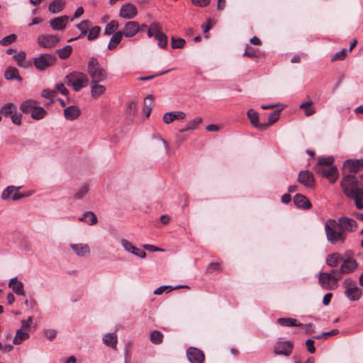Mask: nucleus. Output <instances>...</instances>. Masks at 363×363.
I'll use <instances>...</instances> for the list:
<instances>
[{
	"mask_svg": "<svg viewBox=\"0 0 363 363\" xmlns=\"http://www.w3.org/2000/svg\"><path fill=\"white\" fill-rule=\"evenodd\" d=\"M103 341L106 345L116 348L117 345V335L115 333H107L103 337Z\"/></svg>",
	"mask_w": 363,
	"mask_h": 363,
	"instance_id": "2f4dec72",
	"label": "nucleus"
},
{
	"mask_svg": "<svg viewBox=\"0 0 363 363\" xmlns=\"http://www.w3.org/2000/svg\"><path fill=\"white\" fill-rule=\"evenodd\" d=\"M131 254L135 255V256H138L140 258H145L146 257V252L143 250H141L136 247L135 250H134Z\"/></svg>",
	"mask_w": 363,
	"mask_h": 363,
	"instance_id": "69168bd1",
	"label": "nucleus"
},
{
	"mask_svg": "<svg viewBox=\"0 0 363 363\" xmlns=\"http://www.w3.org/2000/svg\"><path fill=\"white\" fill-rule=\"evenodd\" d=\"M70 247L79 257H86L90 254L89 247L87 244H72Z\"/></svg>",
	"mask_w": 363,
	"mask_h": 363,
	"instance_id": "412c9836",
	"label": "nucleus"
},
{
	"mask_svg": "<svg viewBox=\"0 0 363 363\" xmlns=\"http://www.w3.org/2000/svg\"><path fill=\"white\" fill-rule=\"evenodd\" d=\"M72 48L70 45H66L63 48L57 51L58 55L60 59L65 60L72 53Z\"/></svg>",
	"mask_w": 363,
	"mask_h": 363,
	"instance_id": "79ce46f5",
	"label": "nucleus"
},
{
	"mask_svg": "<svg viewBox=\"0 0 363 363\" xmlns=\"http://www.w3.org/2000/svg\"><path fill=\"white\" fill-rule=\"evenodd\" d=\"M334 162V158L332 156L326 157H319L318 162L320 166H329Z\"/></svg>",
	"mask_w": 363,
	"mask_h": 363,
	"instance_id": "3c124183",
	"label": "nucleus"
},
{
	"mask_svg": "<svg viewBox=\"0 0 363 363\" xmlns=\"http://www.w3.org/2000/svg\"><path fill=\"white\" fill-rule=\"evenodd\" d=\"M100 31H101V28L99 26H96L92 27L89 30L88 37H87L88 40H93L96 39L99 36Z\"/></svg>",
	"mask_w": 363,
	"mask_h": 363,
	"instance_id": "49530a36",
	"label": "nucleus"
},
{
	"mask_svg": "<svg viewBox=\"0 0 363 363\" xmlns=\"http://www.w3.org/2000/svg\"><path fill=\"white\" fill-rule=\"evenodd\" d=\"M143 247L145 250L150 251V252H162V251H164L163 249L159 248V247H155L152 245L146 244V245H144Z\"/></svg>",
	"mask_w": 363,
	"mask_h": 363,
	"instance_id": "0e129e2a",
	"label": "nucleus"
},
{
	"mask_svg": "<svg viewBox=\"0 0 363 363\" xmlns=\"http://www.w3.org/2000/svg\"><path fill=\"white\" fill-rule=\"evenodd\" d=\"M341 278V276L336 277L327 272H320L319 274V282L323 288L327 290H333L337 288V282Z\"/></svg>",
	"mask_w": 363,
	"mask_h": 363,
	"instance_id": "423d86ee",
	"label": "nucleus"
},
{
	"mask_svg": "<svg viewBox=\"0 0 363 363\" xmlns=\"http://www.w3.org/2000/svg\"><path fill=\"white\" fill-rule=\"evenodd\" d=\"M347 55V50L345 48L342 49L340 51L335 53L332 57L331 61H337V60H342L345 59V56Z\"/></svg>",
	"mask_w": 363,
	"mask_h": 363,
	"instance_id": "de8ad7c7",
	"label": "nucleus"
},
{
	"mask_svg": "<svg viewBox=\"0 0 363 363\" xmlns=\"http://www.w3.org/2000/svg\"><path fill=\"white\" fill-rule=\"evenodd\" d=\"M86 75L90 78V81L106 82L108 78V72L104 68L99 60L94 57H91L87 62Z\"/></svg>",
	"mask_w": 363,
	"mask_h": 363,
	"instance_id": "7ed1b4c3",
	"label": "nucleus"
},
{
	"mask_svg": "<svg viewBox=\"0 0 363 363\" xmlns=\"http://www.w3.org/2000/svg\"><path fill=\"white\" fill-rule=\"evenodd\" d=\"M293 201L294 204L303 209H309L311 208V203L310 201L303 194H297L294 196Z\"/></svg>",
	"mask_w": 363,
	"mask_h": 363,
	"instance_id": "6ab92c4d",
	"label": "nucleus"
},
{
	"mask_svg": "<svg viewBox=\"0 0 363 363\" xmlns=\"http://www.w3.org/2000/svg\"><path fill=\"white\" fill-rule=\"evenodd\" d=\"M277 321L283 327H301L303 325V324L296 319L291 318H279Z\"/></svg>",
	"mask_w": 363,
	"mask_h": 363,
	"instance_id": "cd10ccee",
	"label": "nucleus"
},
{
	"mask_svg": "<svg viewBox=\"0 0 363 363\" xmlns=\"http://www.w3.org/2000/svg\"><path fill=\"white\" fill-rule=\"evenodd\" d=\"M193 4L200 7H204L209 4L210 0H191Z\"/></svg>",
	"mask_w": 363,
	"mask_h": 363,
	"instance_id": "e2e57ef3",
	"label": "nucleus"
},
{
	"mask_svg": "<svg viewBox=\"0 0 363 363\" xmlns=\"http://www.w3.org/2000/svg\"><path fill=\"white\" fill-rule=\"evenodd\" d=\"M279 116H280V111L277 110V111L272 112L268 118V123H266V124L268 125V127L269 125L274 124V123H276L278 121V119L279 118Z\"/></svg>",
	"mask_w": 363,
	"mask_h": 363,
	"instance_id": "09e8293b",
	"label": "nucleus"
},
{
	"mask_svg": "<svg viewBox=\"0 0 363 363\" xmlns=\"http://www.w3.org/2000/svg\"><path fill=\"white\" fill-rule=\"evenodd\" d=\"M102 82L89 81L90 95L94 99H99L106 92V87L101 84Z\"/></svg>",
	"mask_w": 363,
	"mask_h": 363,
	"instance_id": "f8f14e48",
	"label": "nucleus"
},
{
	"mask_svg": "<svg viewBox=\"0 0 363 363\" xmlns=\"http://www.w3.org/2000/svg\"><path fill=\"white\" fill-rule=\"evenodd\" d=\"M55 94L56 91L52 89H44L41 94L42 96L46 99H52L55 96Z\"/></svg>",
	"mask_w": 363,
	"mask_h": 363,
	"instance_id": "bf43d9fd",
	"label": "nucleus"
},
{
	"mask_svg": "<svg viewBox=\"0 0 363 363\" xmlns=\"http://www.w3.org/2000/svg\"><path fill=\"white\" fill-rule=\"evenodd\" d=\"M44 336L50 340H52L56 337L57 331L54 329H46L43 331Z\"/></svg>",
	"mask_w": 363,
	"mask_h": 363,
	"instance_id": "864d4df0",
	"label": "nucleus"
},
{
	"mask_svg": "<svg viewBox=\"0 0 363 363\" xmlns=\"http://www.w3.org/2000/svg\"><path fill=\"white\" fill-rule=\"evenodd\" d=\"M357 228V221L347 216H342L337 220L328 219L324 226L327 240L331 245L343 244L347 233H354Z\"/></svg>",
	"mask_w": 363,
	"mask_h": 363,
	"instance_id": "f257e3e1",
	"label": "nucleus"
},
{
	"mask_svg": "<svg viewBox=\"0 0 363 363\" xmlns=\"http://www.w3.org/2000/svg\"><path fill=\"white\" fill-rule=\"evenodd\" d=\"M60 41L56 35L42 34L38 36L37 43L39 46L44 48H51L55 47Z\"/></svg>",
	"mask_w": 363,
	"mask_h": 363,
	"instance_id": "6e6552de",
	"label": "nucleus"
},
{
	"mask_svg": "<svg viewBox=\"0 0 363 363\" xmlns=\"http://www.w3.org/2000/svg\"><path fill=\"white\" fill-rule=\"evenodd\" d=\"M140 30V25L137 21H128L125 23L122 33L126 38L135 36Z\"/></svg>",
	"mask_w": 363,
	"mask_h": 363,
	"instance_id": "4468645a",
	"label": "nucleus"
},
{
	"mask_svg": "<svg viewBox=\"0 0 363 363\" xmlns=\"http://www.w3.org/2000/svg\"><path fill=\"white\" fill-rule=\"evenodd\" d=\"M81 111L77 106H70L64 110V116L67 120L74 121L79 117Z\"/></svg>",
	"mask_w": 363,
	"mask_h": 363,
	"instance_id": "4be33fe9",
	"label": "nucleus"
},
{
	"mask_svg": "<svg viewBox=\"0 0 363 363\" xmlns=\"http://www.w3.org/2000/svg\"><path fill=\"white\" fill-rule=\"evenodd\" d=\"M91 26V22L88 20H84L80 23L77 25V28L81 31L80 35L74 38H71L67 42H72L79 38L84 37L87 33V30Z\"/></svg>",
	"mask_w": 363,
	"mask_h": 363,
	"instance_id": "a878e982",
	"label": "nucleus"
},
{
	"mask_svg": "<svg viewBox=\"0 0 363 363\" xmlns=\"http://www.w3.org/2000/svg\"><path fill=\"white\" fill-rule=\"evenodd\" d=\"M31 118L34 120H41L47 115L46 111L41 106H36L30 113Z\"/></svg>",
	"mask_w": 363,
	"mask_h": 363,
	"instance_id": "473e14b6",
	"label": "nucleus"
},
{
	"mask_svg": "<svg viewBox=\"0 0 363 363\" xmlns=\"http://www.w3.org/2000/svg\"><path fill=\"white\" fill-rule=\"evenodd\" d=\"M344 286L345 289L357 287L356 283L351 279L347 278L344 281Z\"/></svg>",
	"mask_w": 363,
	"mask_h": 363,
	"instance_id": "338daca9",
	"label": "nucleus"
},
{
	"mask_svg": "<svg viewBox=\"0 0 363 363\" xmlns=\"http://www.w3.org/2000/svg\"><path fill=\"white\" fill-rule=\"evenodd\" d=\"M313 101L311 100H308V101L303 102L299 105V108L304 110L305 115L307 117L311 116L315 113V109L311 107Z\"/></svg>",
	"mask_w": 363,
	"mask_h": 363,
	"instance_id": "c9c22d12",
	"label": "nucleus"
},
{
	"mask_svg": "<svg viewBox=\"0 0 363 363\" xmlns=\"http://www.w3.org/2000/svg\"><path fill=\"white\" fill-rule=\"evenodd\" d=\"M26 53L24 51H20L13 56V58L16 61L17 65H19L26 60Z\"/></svg>",
	"mask_w": 363,
	"mask_h": 363,
	"instance_id": "5fc2aeb1",
	"label": "nucleus"
},
{
	"mask_svg": "<svg viewBox=\"0 0 363 363\" xmlns=\"http://www.w3.org/2000/svg\"><path fill=\"white\" fill-rule=\"evenodd\" d=\"M123 33L121 30L120 31H118V32H116L115 33L113 34L111 38V40L112 42H113L114 43H116V45H118L122 40L123 38Z\"/></svg>",
	"mask_w": 363,
	"mask_h": 363,
	"instance_id": "6e6d98bb",
	"label": "nucleus"
},
{
	"mask_svg": "<svg viewBox=\"0 0 363 363\" xmlns=\"http://www.w3.org/2000/svg\"><path fill=\"white\" fill-rule=\"evenodd\" d=\"M78 220L89 225H94L97 223L96 216L91 211L85 212L83 216L79 218Z\"/></svg>",
	"mask_w": 363,
	"mask_h": 363,
	"instance_id": "7c9ffc66",
	"label": "nucleus"
},
{
	"mask_svg": "<svg viewBox=\"0 0 363 363\" xmlns=\"http://www.w3.org/2000/svg\"><path fill=\"white\" fill-rule=\"evenodd\" d=\"M153 104V97L152 95H148L144 99V110L146 111V118H148L152 111Z\"/></svg>",
	"mask_w": 363,
	"mask_h": 363,
	"instance_id": "58836bf2",
	"label": "nucleus"
},
{
	"mask_svg": "<svg viewBox=\"0 0 363 363\" xmlns=\"http://www.w3.org/2000/svg\"><path fill=\"white\" fill-rule=\"evenodd\" d=\"M150 30L155 33V36L157 35V33H161L160 26L157 23H152L150 26Z\"/></svg>",
	"mask_w": 363,
	"mask_h": 363,
	"instance_id": "774afa93",
	"label": "nucleus"
},
{
	"mask_svg": "<svg viewBox=\"0 0 363 363\" xmlns=\"http://www.w3.org/2000/svg\"><path fill=\"white\" fill-rule=\"evenodd\" d=\"M214 271H220V265L218 262H211L208 265L207 272L212 273Z\"/></svg>",
	"mask_w": 363,
	"mask_h": 363,
	"instance_id": "13d9d810",
	"label": "nucleus"
},
{
	"mask_svg": "<svg viewBox=\"0 0 363 363\" xmlns=\"http://www.w3.org/2000/svg\"><path fill=\"white\" fill-rule=\"evenodd\" d=\"M16 39H17L16 35H15V34L9 35L3 38L0 40V45H1L3 46H8V45L12 44L13 43H14L16 40Z\"/></svg>",
	"mask_w": 363,
	"mask_h": 363,
	"instance_id": "a18cd8bd",
	"label": "nucleus"
},
{
	"mask_svg": "<svg viewBox=\"0 0 363 363\" xmlns=\"http://www.w3.org/2000/svg\"><path fill=\"white\" fill-rule=\"evenodd\" d=\"M340 186L345 195L353 199L358 209L363 208V188L359 184L355 175L347 174L343 176Z\"/></svg>",
	"mask_w": 363,
	"mask_h": 363,
	"instance_id": "f03ea898",
	"label": "nucleus"
},
{
	"mask_svg": "<svg viewBox=\"0 0 363 363\" xmlns=\"http://www.w3.org/2000/svg\"><path fill=\"white\" fill-rule=\"evenodd\" d=\"M357 267L358 263L353 257L351 252L347 251L343 254V257L341 260V264L340 266V271L342 274H351L355 271Z\"/></svg>",
	"mask_w": 363,
	"mask_h": 363,
	"instance_id": "39448f33",
	"label": "nucleus"
},
{
	"mask_svg": "<svg viewBox=\"0 0 363 363\" xmlns=\"http://www.w3.org/2000/svg\"><path fill=\"white\" fill-rule=\"evenodd\" d=\"M363 167V159L360 160H347L343 164V174L354 175Z\"/></svg>",
	"mask_w": 363,
	"mask_h": 363,
	"instance_id": "1a4fd4ad",
	"label": "nucleus"
},
{
	"mask_svg": "<svg viewBox=\"0 0 363 363\" xmlns=\"http://www.w3.org/2000/svg\"><path fill=\"white\" fill-rule=\"evenodd\" d=\"M343 255L338 252H334L328 255L326 257L325 262L328 266L330 267H337L339 262H341Z\"/></svg>",
	"mask_w": 363,
	"mask_h": 363,
	"instance_id": "393cba45",
	"label": "nucleus"
},
{
	"mask_svg": "<svg viewBox=\"0 0 363 363\" xmlns=\"http://www.w3.org/2000/svg\"><path fill=\"white\" fill-rule=\"evenodd\" d=\"M185 117L186 113L183 111H170L165 113L162 119L165 124H170L175 120H183Z\"/></svg>",
	"mask_w": 363,
	"mask_h": 363,
	"instance_id": "a211bd4d",
	"label": "nucleus"
},
{
	"mask_svg": "<svg viewBox=\"0 0 363 363\" xmlns=\"http://www.w3.org/2000/svg\"><path fill=\"white\" fill-rule=\"evenodd\" d=\"M346 296L352 301L359 300L362 296V290L357 287L345 289Z\"/></svg>",
	"mask_w": 363,
	"mask_h": 363,
	"instance_id": "bb28decb",
	"label": "nucleus"
},
{
	"mask_svg": "<svg viewBox=\"0 0 363 363\" xmlns=\"http://www.w3.org/2000/svg\"><path fill=\"white\" fill-rule=\"evenodd\" d=\"M138 14V9L136 6L130 3L124 4L120 9V17L125 19H133Z\"/></svg>",
	"mask_w": 363,
	"mask_h": 363,
	"instance_id": "9b49d317",
	"label": "nucleus"
},
{
	"mask_svg": "<svg viewBox=\"0 0 363 363\" xmlns=\"http://www.w3.org/2000/svg\"><path fill=\"white\" fill-rule=\"evenodd\" d=\"M306 346L307 348V350L313 354L315 352V347L314 346V340L313 339H308L306 342Z\"/></svg>",
	"mask_w": 363,
	"mask_h": 363,
	"instance_id": "052dcab7",
	"label": "nucleus"
},
{
	"mask_svg": "<svg viewBox=\"0 0 363 363\" xmlns=\"http://www.w3.org/2000/svg\"><path fill=\"white\" fill-rule=\"evenodd\" d=\"M150 340L153 344H160L163 340V335L158 330H154L150 334Z\"/></svg>",
	"mask_w": 363,
	"mask_h": 363,
	"instance_id": "a19ab883",
	"label": "nucleus"
},
{
	"mask_svg": "<svg viewBox=\"0 0 363 363\" xmlns=\"http://www.w3.org/2000/svg\"><path fill=\"white\" fill-rule=\"evenodd\" d=\"M298 182L305 186L306 187L311 188L313 186L314 179L313 175L309 171H301L298 175Z\"/></svg>",
	"mask_w": 363,
	"mask_h": 363,
	"instance_id": "2eb2a0df",
	"label": "nucleus"
},
{
	"mask_svg": "<svg viewBox=\"0 0 363 363\" xmlns=\"http://www.w3.org/2000/svg\"><path fill=\"white\" fill-rule=\"evenodd\" d=\"M321 175L326 178L330 183L333 184L338 178V172L336 167H321L320 169Z\"/></svg>",
	"mask_w": 363,
	"mask_h": 363,
	"instance_id": "f3484780",
	"label": "nucleus"
},
{
	"mask_svg": "<svg viewBox=\"0 0 363 363\" xmlns=\"http://www.w3.org/2000/svg\"><path fill=\"white\" fill-rule=\"evenodd\" d=\"M186 357L191 363H202L205 357L203 352L196 347H189L186 351Z\"/></svg>",
	"mask_w": 363,
	"mask_h": 363,
	"instance_id": "ddd939ff",
	"label": "nucleus"
},
{
	"mask_svg": "<svg viewBox=\"0 0 363 363\" xmlns=\"http://www.w3.org/2000/svg\"><path fill=\"white\" fill-rule=\"evenodd\" d=\"M12 122L16 125H21L22 116L20 113L16 111L11 116Z\"/></svg>",
	"mask_w": 363,
	"mask_h": 363,
	"instance_id": "680f3d73",
	"label": "nucleus"
},
{
	"mask_svg": "<svg viewBox=\"0 0 363 363\" xmlns=\"http://www.w3.org/2000/svg\"><path fill=\"white\" fill-rule=\"evenodd\" d=\"M65 4V0H54L50 3L48 10L51 13H57L64 9Z\"/></svg>",
	"mask_w": 363,
	"mask_h": 363,
	"instance_id": "b1692460",
	"label": "nucleus"
},
{
	"mask_svg": "<svg viewBox=\"0 0 363 363\" xmlns=\"http://www.w3.org/2000/svg\"><path fill=\"white\" fill-rule=\"evenodd\" d=\"M65 82L68 86H71L74 91H79L89 84V79L86 74L74 71L66 75Z\"/></svg>",
	"mask_w": 363,
	"mask_h": 363,
	"instance_id": "20e7f679",
	"label": "nucleus"
},
{
	"mask_svg": "<svg viewBox=\"0 0 363 363\" xmlns=\"http://www.w3.org/2000/svg\"><path fill=\"white\" fill-rule=\"evenodd\" d=\"M4 77L7 80H13L16 79L17 81L21 82L22 80V78L18 74V71L16 67H9L5 72H4Z\"/></svg>",
	"mask_w": 363,
	"mask_h": 363,
	"instance_id": "c85d7f7f",
	"label": "nucleus"
},
{
	"mask_svg": "<svg viewBox=\"0 0 363 363\" xmlns=\"http://www.w3.org/2000/svg\"><path fill=\"white\" fill-rule=\"evenodd\" d=\"M119 27V23L117 21H111L109 22L105 29H104V34L106 35H111L113 32H115Z\"/></svg>",
	"mask_w": 363,
	"mask_h": 363,
	"instance_id": "e433bc0d",
	"label": "nucleus"
},
{
	"mask_svg": "<svg viewBox=\"0 0 363 363\" xmlns=\"http://www.w3.org/2000/svg\"><path fill=\"white\" fill-rule=\"evenodd\" d=\"M121 244L122 245L124 250L130 253H132V252L135 250V247L130 242L125 239H122L121 240Z\"/></svg>",
	"mask_w": 363,
	"mask_h": 363,
	"instance_id": "8fccbe9b",
	"label": "nucleus"
},
{
	"mask_svg": "<svg viewBox=\"0 0 363 363\" xmlns=\"http://www.w3.org/2000/svg\"><path fill=\"white\" fill-rule=\"evenodd\" d=\"M9 286L11 288L13 291L17 295H25L23 284L21 281H19L16 277L10 279Z\"/></svg>",
	"mask_w": 363,
	"mask_h": 363,
	"instance_id": "5701e85b",
	"label": "nucleus"
},
{
	"mask_svg": "<svg viewBox=\"0 0 363 363\" xmlns=\"http://www.w3.org/2000/svg\"><path fill=\"white\" fill-rule=\"evenodd\" d=\"M28 337L29 335L27 332L22 331L21 330H18L13 341V344L19 345L22 342L23 340L28 339Z\"/></svg>",
	"mask_w": 363,
	"mask_h": 363,
	"instance_id": "4c0bfd02",
	"label": "nucleus"
},
{
	"mask_svg": "<svg viewBox=\"0 0 363 363\" xmlns=\"http://www.w3.org/2000/svg\"><path fill=\"white\" fill-rule=\"evenodd\" d=\"M16 111V107L13 103L5 104L0 109V113L4 116L12 115Z\"/></svg>",
	"mask_w": 363,
	"mask_h": 363,
	"instance_id": "f704fd0d",
	"label": "nucleus"
},
{
	"mask_svg": "<svg viewBox=\"0 0 363 363\" xmlns=\"http://www.w3.org/2000/svg\"><path fill=\"white\" fill-rule=\"evenodd\" d=\"M20 188L21 187H15L13 186L6 187L1 194V199L3 200H7L15 191H18Z\"/></svg>",
	"mask_w": 363,
	"mask_h": 363,
	"instance_id": "ea45409f",
	"label": "nucleus"
},
{
	"mask_svg": "<svg viewBox=\"0 0 363 363\" xmlns=\"http://www.w3.org/2000/svg\"><path fill=\"white\" fill-rule=\"evenodd\" d=\"M56 57L50 54H41L39 57L33 59V64L35 68L43 71L52 66L55 63Z\"/></svg>",
	"mask_w": 363,
	"mask_h": 363,
	"instance_id": "0eeeda50",
	"label": "nucleus"
},
{
	"mask_svg": "<svg viewBox=\"0 0 363 363\" xmlns=\"http://www.w3.org/2000/svg\"><path fill=\"white\" fill-rule=\"evenodd\" d=\"M69 20V16L65 15L56 17L50 21V26L55 30H63L66 28Z\"/></svg>",
	"mask_w": 363,
	"mask_h": 363,
	"instance_id": "dca6fc26",
	"label": "nucleus"
},
{
	"mask_svg": "<svg viewBox=\"0 0 363 363\" xmlns=\"http://www.w3.org/2000/svg\"><path fill=\"white\" fill-rule=\"evenodd\" d=\"M37 105V101L33 99H28L23 101L20 107L21 111L24 113H31Z\"/></svg>",
	"mask_w": 363,
	"mask_h": 363,
	"instance_id": "c756f323",
	"label": "nucleus"
},
{
	"mask_svg": "<svg viewBox=\"0 0 363 363\" xmlns=\"http://www.w3.org/2000/svg\"><path fill=\"white\" fill-rule=\"evenodd\" d=\"M155 38L158 41V45L161 48H165L167 45V36L163 33H157Z\"/></svg>",
	"mask_w": 363,
	"mask_h": 363,
	"instance_id": "c03bdc74",
	"label": "nucleus"
},
{
	"mask_svg": "<svg viewBox=\"0 0 363 363\" xmlns=\"http://www.w3.org/2000/svg\"><path fill=\"white\" fill-rule=\"evenodd\" d=\"M185 43V40L181 38L172 37L171 39V46L173 49L184 48Z\"/></svg>",
	"mask_w": 363,
	"mask_h": 363,
	"instance_id": "37998d69",
	"label": "nucleus"
},
{
	"mask_svg": "<svg viewBox=\"0 0 363 363\" xmlns=\"http://www.w3.org/2000/svg\"><path fill=\"white\" fill-rule=\"evenodd\" d=\"M201 122L202 118L200 117H196L193 120L188 121L186 125L182 129V131L184 132L195 130L198 128Z\"/></svg>",
	"mask_w": 363,
	"mask_h": 363,
	"instance_id": "72a5a7b5",
	"label": "nucleus"
},
{
	"mask_svg": "<svg viewBox=\"0 0 363 363\" xmlns=\"http://www.w3.org/2000/svg\"><path fill=\"white\" fill-rule=\"evenodd\" d=\"M89 191V188L87 186L84 185L80 187L79 190L75 193L74 197L77 199H81L83 198Z\"/></svg>",
	"mask_w": 363,
	"mask_h": 363,
	"instance_id": "603ef678",
	"label": "nucleus"
},
{
	"mask_svg": "<svg viewBox=\"0 0 363 363\" xmlns=\"http://www.w3.org/2000/svg\"><path fill=\"white\" fill-rule=\"evenodd\" d=\"M247 116L250 121L252 125L259 129L264 130L268 128V125L266 123H259V116L258 113L253 109H250L247 111Z\"/></svg>",
	"mask_w": 363,
	"mask_h": 363,
	"instance_id": "aec40b11",
	"label": "nucleus"
},
{
	"mask_svg": "<svg viewBox=\"0 0 363 363\" xmlns=\"http://www.w3.org/2000/svg\"><path fill=\"white\" fill-rule=\"evenodd\" d=\"M55 91H56V92L57 91L60 92L62 94H63L65 96H67L68 93H69L68 90L65 86L64 84H62V83L56 84Z\"/></svg>",
	"mask_w": 363,
	"mask_h": 363,
	"instance_id": "4d7b16f0",
	"label": "nucleus"
},
{
	"mask_svg": "<svg viewBox=\"0 0 363 363\" xmlns=\"http://www.w3.org/2000/svg\"><path fill=\"white\" fill-rule=\"evenodd\" d=\"M293 347V342L289 340H279L274 346V352L276 354L289 356L292 352Z\"/></svg>",
	"mask_w": 363,
	"mask_h": 363,
	"instance_id": "9d476101",
	"label": "nucleus"
}]
</instances>
